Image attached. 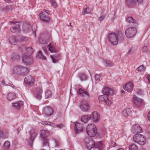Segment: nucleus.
<instances>
[{
    "label": "nucleus",
    "instance_id": "nucleus-23",
    "mask_svg": "<svg viewBox=\"0 0 150 150\" xmlns=\"http://www.w3.org/2000/svg\"><path fill=\"white\" fill-rule=\"evenodd\" d=\"M20 58V56L16 53H13L10 59V61L13 62L18 60Z\"/></svg>",
    "mask_w": 150,
    "mask_h": 150
},
{
    "label": "nucleus",
    "instance_id": "nucleus-43",
    "mask_svg": "<svg viewBox=\"0 0 150 150\" xmlns=\"http://www.w3.org/2000/svg\"><path fill=\"white\" fill-rule=\"evenodd\" d=\"M6 137V136L4 134L3 131H1L0 132V139H5Z\"/></svg>",
    "mask_w": 150,
    "mask_h": 150
},
{
    "label": "nucleus",
    "instance_id": "nucleus-33",
    "mask_svg": "<svg viewBox=\"0 0 150 150\" xmlns=\"http://www.w3.org/2000/svg\"><path fill=\"white\" fill-rule=\"evenodd\" d=\"M28 72V71L26 68L23 67L21 66L20 74H22L23 75H25L26 74H27Z\"/></svg>",
    "mask_w": 150,
    "mask_h": 150
},
{
    "label": "nucleus",
    "instance_id": "nucleus-30",
    "mask_svg": "<svg viewBox=\"0 0 150 150\" xmlns=\"http://www.w3.org/2000/svg\"><path fill=\"white\" fill-rule=\"evenodd\" d=\"M108 98V95L103 94V95H100L98 97V99L99 101L103 102L105 101L107 98Z\"/></svg>",
    "mask_w": 150,
    "mask_h": 150
},
{
    "label": "nucleus",
    "instance_id": "nucleus-41",
    "mask_svg": "<svg viewBox=\"0 0 150 150\" xmlns=\"http://www.w3.org/2000/svg\"><path fill=\"white\" fill-rule=\"evenodd\" d=\"M129 150H138V147L134 144H132Z\"/></svg>",
    "mask_w": 150,
    "mask_h": 150
},
{
    "label": "nucleus",
    "instance_id": "nucleus-60",
    "mask_svg": "<svg viewBox=\"0 0 150 150\" xmlns=\"http://www.w3.org/2000/svg\"><path fill=\"white\" fill-rule=\"evenodd\" d=\"M42 49L45 52H47V49L46 47H42Z\"/></svg>",
    "mask_w": 150,
    "mask_h": 150
},
{
    "label": "nucleus",
    "instance_id": "nucleus-63",
    "mask_svg": "<svg viewBox=\"0 0 150 150\" xmlns=\"http://www.w3.org/2000/svg\"><path fill=\"white\" fill-rule=\"evenodd\" d=\"M6 2L8 3H10V0H4Z\"/></svg>",
    "mask_w": 150,
    "mask_h": 150
},
{
    "label": "nucleus",
    "instance_id": "nucleus-29",
    "mask_svg": "<svg viewBox=\"0 0 150 150\" xmlns=\"http://www.w3.org/2000/svg\"><path fill=\"white\" fill-rule=\"evenodd\" d=\"M42 90L41 89H38L35 93V96L37 99H40L42 97Z\"/></svg>",
    "mask_w": 150,
    "mask_h": 150
},
{
    "label": "nucleus",
    "instance_id": "nucleus-42",
    "mask_svg": "<svg viewBox=\"0 0 150 150\" xmlns=\"http://www.w3.org/2000/svg\"><path fill=\"white\" fill-rule=\"evenodd\" d=\"M137 70L138 71H144L145 69L144 68L143 65L140 66L137 69Z\"/></svg>",
    "mask_w": 150,
    "mask_h": 150
},
{
    "label": "nucleus",
    "instance_id": "nucleus-19",
    "mask_svg": "<svg viewBox=\"0 0 150 150\" xmlns=\"http://www.w3.org/2000/svg\"><path fill=\"white\" fill-rule=\"evenodd\" d=\"M30 140L33 142L37 135V132L33 129L31 130L30 132Z\"/></svg>",
    "mask_w": 150,
    "mask_h": 150
},
{
    "label": "nucleus",
    "instance_id": "nucleus-7",
    "mask_svg": "<svg viewBox=\"0 0 150 150\" xmlns=\"http://www.w3.org/2000/svg\"><path fill=\"white\" fill-rule=\"evenodd\" d=\"M52 109L49 106H45L42 110V114L46 116H49L53 114Z\"/></svg>",
    "mask_w": 150,
    "mask_h": 150
},
{
    "label": "nucleus",
    "instance_id": "nucleus-55",
    "mask_svg": "<svg viewBox=\"0 0 150 150\" xmlns=\"http://www.w3.org/2000/svg\"><path fill=\"white\" fill-rule=\"evenodd\" d=\"M142 93H143L142 92V91L141 90H138L137 91V94L140 95H142Z\"/></svg>",
    "mask_w": 150,
    "mask_h": 150
},
{
    "label": "nucleus",
    "instance_id": "nucleus-34",
    "mask_svg": "<svg viewBox=\"0 0 150 150\" xmlns=\"http://www.w3.org/2000/svg\"><path fill=\"white\" fill-rule=\"evenodd\" d=\"M145 143V139L144 137L143 136L141 137V139L138 141L137 143L140 145H144Z\"/></svg>",
    "mask_w": 150,
    "mask_h": 150
},
{
    "label": "nucleus",
    "instance_id": "nucleus-39",
    "mask_svg": "<svg viewBox=\"0 0 150 150\" xmlns=\"http://www.w3.org/2000/svg\"><path fill=\"white\" fill-rule=\"evenodd\" d=\"M79 77L81 81L85 80L86 79V75L84 73H81L79 74Z\"/></svg>",
    "mask_w": 150,
    "mask_h": 150
},
{
    "label": "nucleus",
    "instance_id": "nucleus-3",
    "mask_svg": "<svg viewBox=\"0 0 150 150\" xmlns=\"http://www.w3.org/2000/svg\"><path fill=\"white\" fill-rule=\"evenodd\" d=\"M98 115L96 112H93L91 115H86L82 116L81 121L85 123L87 122L88 120H91L93 121L96 122L98 120Z\"/></svg>",
    "mask_w": 150,
    "mask_h": 150
},
{
    "label": "nucleus",
    "instance_id": "nucleus-40",
    "mask_svg": "<svg viewBox=\"0 0 150 150\" xmlns=\"http://www.w3.org/2000/svg\"><path fill=\"white\" fill-rule=\"evenodd\" d=\"M45 97L46 98H50L52 96V92L49 90H47L45 92Z\"/></svg>",
    "mask_w": 150,
    "mask_h": 150
},
{
    "label": "nucleus",
    "instance_id": "nucleus-51",
    "mask_svg": "<svg viewBox=\"0 0 150 150\" xmlns=\"http://www.w3.org/2000/svg\"><path fill=\"white\" fill-rule=\"evenodd\" d=\"M146 77L149 83H150V75L149 74H146Z\"/></svg>",
    "mask_w": 150,
    "mask_h": 150
},
{
    "label": "nucleus",
    "instance_id": "nucleus-5",
    "mask_svg": "<svg viewBox=\"0 0 150 150\" xmlns=\"http://www.w3.org/2000/svg\"><path fill=\"white\" fill-rule=\"evenodd\" d=\"M137 33V30L135 28L130 27L126 30L125 33L127 38H130L134 36Z\"/></svg>",
    "mask_w": 150,
    "mask_h": 150
},
{
    "label": "nucleus",
    "instance_id": "nucleus-35",
    "mask_svg": "<svg viewBox=\"0 0 150 150\" xmlns=\"http://www.w3.org/2000/svg\"><path fill=\"white\" fill-rule=\"evenodd\" d=\"M19 25H18L16 27H12L10 29L12 33H15L19 30Z\"/></svg>",
    "mask_w": 150,
    "mask_h": 150
},
{
    "label": "nucleus",
    "instance_id": "nucleus-47",
    "mask_svg": "<svg viewBox=\"0 0 150 150\" xmlns=\"http://www.w3.org/2000/svg\"><path fill=\"white\" fill-rule=\"evenodd\" d=\"M105 102L106 103V104L108 105H109L111 104V101L107 98V99L105 101Z\"/></svg>",
    "mask_w": 150,
    "mask_h": 150
},
{
    "label": "nucleus",
    "instance_id": "nucleus-44",
    "mask_svg": "<svg viewBox=\"0 0 150 150\" xmlns=\"http://www.w3.org/2000/svg\"><path fill=\"white\" fill-rule=\"evenodd\" d=\"M101 74H96L95 75V79L96 81H98L101 78Z\"/></svg>",
    "mask_w": 150,
    "mask_h": 150
},
{
    "label": "nucleus",
    "instance_id": "nucleus-22",
    "mask_svg": "<svg viewBox=\"0 0 150 150\" xmlns=\"http://www.w3.org/2000/svg\"><path fill=\"white\" fill-rule=\"evenodd\" d=\"M103 65L106 67H110L113 65V63L110 60L104 59L103 60Z\"/></svg>",
    "mask_w": 150,
    "mask_h": 150
},
{
    "label": "nucleus",
    "instance_id": "nucleus-12",
    "mask_svg": "<svg viewBox=\"0 0 150 150\" xmlns=\"http://www.w3.org/2000/svg\"><path fill=\"white\" fill-rule=\"evenodd\" d=\"M41 20L43 21L48 22L50 21V18L48 16H46L44 12H42L40 14Z\"/></svg>",
    "mask_w": 150,
    "mask_h": 150
},
{
    "label": "nucleus",
    "instance_id": "nucleus-57",
    "mask_svg": "<svg viewBox=\"0 0 150 150\" xmlns=\"http://www.w3.org/2000/svg\"><path fill=\"white\" fill-rule=\"evenodd\" d=\"M5 85L8 86H10L12 88H14V86L13 84H11V83H8V84H6Z\"/></svg>",
    "mask_w": 150,
    "mask_h": 150
},
{
    "label": "nucleus",
    "instance_id": "nucleus-56",
    "mask_svg": "<svg viewBox=\"0 0 150 150\" xmlns=\"http://www.w3.org/2000/svg\"><path fill=\"white\" fill-rule=\"evenodd\" d=\"M116 143L113 142L111 143L110 146L112 147H114L116 146Z\"/></svg>",
    "mask_w": 150,
    "mask_h": 150
},
{
    "label": "nucleus",
    "instance_id": "nucleus-20",
    "mask_svg": "<svg viewBox=\"0 0 150 150\" xmlns=\"http://www.w3.org/2000/svg\"><path fill=\"white\" fill-rule=\"evenodd\" d=\"M21 66H18L15 67L13 68L12 71L13 75L15 74H20L21 72Z\"/></svg>",
    "mask_w": 150,
    "mask_h": 150
},
{
    "label": "nucleus",
    "instance_id": "nucleus-62",
    "mask_svg": "<svg viewBox=\"0 0 150 150\" xmlns=\"http://www.w3.org/2000/svg\"><path fill=\"white\" fill-rule=\"evenodd\" d=\"M51 3L53 4V5H56V3L55 1H51Z\"/></svg>",
    "mask_w": 150,
    "mask_h": 150
},
{
    "label": "nucleus",
    "instance_id": "nucleus-21",
    "mask_svg": "<svg viewBox=\"0 0 150 150\" xmlns=\"http://www.w3.org/2000/svg\"><path fill=\"white\" fill-rule=\"evenodd\" d=\"M50 135V133L47 130H41L40 131V135L42 138H46Z\"/></svg>",
    "mask_w": 150,
    "mask_h": 150
},
{
    "label": "nucleus",
    "instance_id": "nucleus-38",
    "mask_svg": "<svg viewBox=\"0 0 150 150\" xmlns=\"http://www.w3.org/2000/svg\"><path fill=\"white\" fill-rule=\"evenodd\" d=\"M36 57L37 59L42 58L43 59H46V57L42 55L41 51H39L38 53L37 54L36 56Z\"/></svg>",
    "mask_w": 150,
    "mask_h": 150
},
{
    "label": "nucleus",
    "instance_id": "nucleus-9",
    "mask_svg": "<svg viewBox=\"0 0 150 150\" xmlns=\"http://www.w3.org/2000/svg\"><path fill=\"white\" fill-rule=\"evenodd\" d=\"M86 142V148L88 149L91 150L95 146V142L91 138L87 139Z\"/></svg>",
    "mask_w": 150,
    "mask_h": 150
},
{
    "label": "nucleus",
    "instance_id": "nucleus-2",
    "mask_svg": "<svg viewBox=\"0 0 150 150\" xmlns=\"http://www.w3.org/2000/svg\"><path fill=\"white\" fill-rule=\"evenodd\" d=\"M108 40L110 44L113 45H117L119 40L123 39L122 34L119 33H109L108 35Z\"/></svg>",
    "mask_w": 150,
    "mask_h": 150
},
{
    "label": "nucleus",
    "instance_id": "nucleus-37",
    "mask_svg": "<svg viewBox=\"0 0 150 150\" xmlns=\"http://www.w3.org/2000/svg\"><path fill=\"white\" fill-rule=\"evenodd\" d=\"M127 22L132 23H135L136 21L135 20L133 19L132 17H128L126 20Z\"/></svg>",
    "mask_w": 150,
    "mask_h": 150
},
{
    "label": "nucleus",
    "instance_id": "nucleus-36",
    "mask_svg": "<svg viewBox=\"0 0 150 150\" xmlns=\"http://www.w3.org/2000/svg\"><path fill=\"white\" fill-rule=\"evenodd\" d=\"M95 148H97L99 149H101L103 148V145L101 142H99L95 144Z\"/></svg>",
    "mask_w": 150,
    "mask_h": 150
},
{
    "label": "nucleus",
    "instance_id": "nucleus-18",
    "mask_svg": "<svg viewBox=\"0 0 150 150\" xmlns=\"http://www.w3.org/2000/svg\"><path fill=\"white\" fill-rule=\"evenodd\" d=\"M9 41L10 43L12 45H15L17 44L18 41V39L15 36H10L9 38Z\"/></svg>",
    "mask_w": 150,
    "mask_h": 150
},
{
    "label": "nucleus",
    "instance_id": "nucleus-15",
    "mask_svg": "<svg viewBox=\"0 0 150 150\" xmlns=\"http://www.w3.org/2000/svg\"><path fill=\"white\" fill-rule=\"evenodd\" d=\"M133 98L134 103L137 106H139L143 101L142 99L137 97L135 95H133Z\"/></svg>",
    "mask_w": 150,
    "mask_h": 150
},
{
    "label": "nucleus",
    "instance_id": "nucleus-64",
    "mask_svg": "<svg viewBox=\"0 0 150 150\" xmlns=\"http://www.w3.org/2000/svg\"><path fill=\"white\" fill-rule=\"evenodd\" d=\"M1 83L2 85H4L5 84V82H4V81H1Z\"/></svg>",
    "mask_w": 150,
    "mask_h": 150
},
{
    "label": "nucleus",
    "instance_id": "nucleus-10",
    "mask_svg": "<svg viewBox=\"0 0 150 150\" xmlns=\"http://www.w3.org/2000/svg\"><path fill=\"white\" fill-rule=\"evenodd\" d=\"M132 131L133 134L139 133L142 132V128L138 125H133L132 127Z\"/></svg>",
    "mask_w": 150,
    "mask_h": 150
},
{
    "label": "nucleus",
    "instance_id": "nucleus-45",
    "mask_svg": "<svg viewBox=\"0 0 150 150\" xmlns=\"http://www.w3.org/2000/svg\"><path fill=\"white\" fill-rule=\"evenodd\" d=\"M29 40L28 38L25 36H22L21 38V40L23 42L27 41Z\"/></svg>",
    "mask_w": 150,
    "mask_h": 150
},
{
    "label": "nucleus",
    "instance_id": "nucleus-1",
    "mask_svg": "<svg viewBox=\"0 0 150 150\" xmlns=\"http://www.w3.org/2000/svg\"><path fill=\"white\" fill-rule=\"evenodd\" d=\"M77 93L81 95L83 98V101L81 102L79 107L81 111L83 112L88 111L90 108V105L88 102L85 100H88L90 97L89 94L85 90L79 88Z\"/></svg>",
    "mask_w": 150,
    "mask_h": 150
},
{
    "label": "nucleus",
    "instance_id": "nucleus-28",
    "mask_svg": "<svg viewBox=\"0 0 150 150\" xmlns=\"http://www.w3.org/2000/svg\"><path fill=\"white\" fill-rule=\"evenodd\" d=\"M47 48L52 53H57V51L56 48L52 46L51 44L47 45Z\"/></svg>",
    "mask_w": 150,
    "mask_h": 150
},
{
    "label": "nucleus",
    "instance_id": "nucleus-58",
    "mask_svg": "<svg viewBox=\"0 0 150 150\" xmlns=\"http://www.w3.org/2000/svg\"><path fill=\"white\" fill-rule=\"evenodd\" d=\"M22 61H23V62L24 63H28V62H27L28 59H24V58L23 57H22Z\"/></svg>",
    "mask_w": 150,
    "mask_h": 150
},
{
    "label": "nucleus",
    "instance_id": "nucleus-46",
    "mask_svg": "<svg viewBox=\"0 0 150 150\" xmlns=\"http://www.w3.org/2000/svg\"><path fill=\"white\" fill-rule=\"evenodd\" d=\"M41 123L43 125H50L51 123L49 122L42 121L41 122Z\"/></svg>",
    "mask_w": 150,
    "mask_h": 150
},
{
    "label": "nucleus",
    "instance_id": "nucleus-32",
    "mask_svg": "<svg viewBox=\"0 0 150 150\" xmlns=\"http://www.w3.org/2000/svg\"><path fill=\"white\" fill-rule=\"evenodd\" d=\"M25 50H26V52L27 53H28V56H30L33 53L34 51V50L30 47H25Z\"/></svg>",
    "mask_w": 150,
    "mask_h": 150
},
{
    "label": "nucleus",
    "instance_id": "nucleus-61",
    "mask_svg": "<svg viewBox=\"0 0 150 150\" xmlns=\"http://www.w3.org/2000/svg\"><path fill=\"white\" fill-rule=\"evenodd\" d=\"M148 119L150 121V111L149 112L148 115Z\"/></svg>",
    "mask_w": 150,
    "mask_h": 150
},
{
    "label": "nucleus",
    "instance_id": "nucleus-52",
    "mask_svg": "<svg viewBox=\"0 0 150 150\" xmlns=\"http://www.w3.org/2000/svg\"><path fill=\"white\" fill-rule=\"evenodd\" d=\"M57 127L59 128L60 129H61V128L63 127L64 125L63 124H60L58 125H56Z\"/></svg>",
    "mask_w": 150,
    "mask_h": 150
},
{
    "label": "nucleus",
    "instance_id": "nucleus-48",
    "mask_svg": "<svg viewBox=\"0 0 150 150\" xmlns=\"http://www.w3.org/2000/svg\"><path fill=\"white\" fill-rule=\"evenodd\" d=\"M148 50V47L147 45H144L142 47V51L144 52H146Z\"/></svg>",
    "mask_w": 150,
    "mask_h": 150
},
{
    "label": "nucleus",
    "instance_id": "nucleus-49",
    "mask_svg": "<svg viewBox=\"0 0 150 150\" xmlns=\"http://www.w3.org/2000/svg\"><path fill=\"white\" fill-rule=\"evenodd\" d=\"M4 146L5 147H8L10 145V143L9 141H7L5 142L4 144Z\"/></svg>",
    "mask_w": 150,
    "mask_h": 150
},
{
    "label": "nucleus",
    "instance_id": "nucleus-53",
    "mask_svg": "<svg viewBox=\"0 0 150 150\" xmlns=\"http://www.w3.org/2000/svg\"><path fill=\"white\" fill-rule=\"evenodd\" d=\"M42 12H44L45 13V12L47 14H49L50 13V11L46 9H44Z\"/></svg>",
    "mask_w": 150,
    "mask_h": 150
},
{
    "label": "nucleus",
    "instance_id": "nucleus-11",
    "mask_svg": "<svg viewBox=\"0 0 150 150\" xmlns=\"http://www.w3.org/2000/svg\"><path fill=\"white\" fill-rule=\"evenodd\" d=\"M24 81L26 83L31 85L34 83V79L32 76L29 75L25 78Z\"/></svg>",
    "mask_w": 150,
    "mask_h": 150
},
{
    "label": "nucleus",
    "instance_id": "nucleus-54",
    "mask_svg": "<svg viewBox=\"0 0 150 150\" xmlns=\"http://www.w3.org/2000/svg\"><path fill=\"white\" fill-rule=\"evenodd\" d=\"M105 16H101L99 18V20L100 21H103V19L105 17Z\"/></svg>",
    "mask_w": 150,
    "mask_h": 150
},
{
    "label": "nucleus",
    "instance_id": "nucleus-8",
    "mask_svg": "<svg viewBox=\"0 0 150 150\" xmlns=\"http://www.w3.org/2000/svg\"><path fill=\"white\" fill-rule=\"evenodd\" d=\"M143 0H127L126 5L129 8L134 7L137 3H142Z\"/></svg>",
    "mask_w": 150,
    "mask_h": 150
},
{
    "label": "nucleus",
    "instance_id": "nucleus-4",
    "mask_svg": "<svg viewBox=\"0 0 150 150\" xmlns=\"http://www.w3.org/2000/svg\"><path fill=\"white\" fill-rule=\"evenodd\" d=\"M86 132L87 134L90 137H94L97 133L96 127L94 124H89L87 126Z\"/></svg>",
    "mask_w": 150,
    "mask_h": 150
},
{
    "label": "nucleus",
    "instance_id": "nucleus-14",
    "mask_svg": "<svg viewBox=\"0 0 150 150\" xmlns=\"http://www.w3.org/2000/svg\"><path fill=\"white\" fill-rule=\"evenodd\" d=\"M75 125L76 129V134H79L81 132L83 129V128L81 124L77 122H76L75 123Z\"/></svg>",
    "mask_w": 150,
    "mask_h": 150
},
{
    "label": "nucleus",
    "instance_id": "nucleus-27",
    "mask_svg": "<svg viewBox=\"0 0 150 150\" xmlns=\"http://www.w3.org/2000/svg\"><path fill=\"white\" fill-rule=\"evenodd\" d=\"M143 136V135L140 134H136L134 136L133 138V141L137 143L138 141L141 139V137Z\"/></svg>",
    "mask_w": 150,
    "mask_h": 150
},
{
    "label": "nucleus",
    "instance_id": "nucleus-16",
    "mask_svg": "<svg viewBox=\"0 0 150 150\" xmlns=\"http://www.w3.org/2000/svg\"><path fill=\"white\" fill-rule=\"evenodd\" d=\"M133 88V84L130 82H128L125 85L124 89L128 92H131Z\"/></svg>",
    "mask_w": 150,
    "mask_h": 150
},
{
    "label": "nucleus",
    "instance_id": "nucleus-17",
    "mask_svg": "<svg viewBox=\"0 0 150 150\" xmlns=\"http://www.w3.org/2000/svg\"><path fill=\"white\" fill-rule=\"evenodd\" d=\"M113 91L110 88L108 87H105L103 88V94L108 95V96L112 94Z\"/></svg>",
    "mask_w": 150,
    "mask_h": 150
},
{
    "label": "nucleus",
    "instance_id": "nucleus-13",
    "mask_svg": "<svg viewBox=\"0 0 150 150\" xmlns=\"http://www.w3.org/2000/svg\"><path fill=\"white\" fill-rule=\"evenodd\" d=\"M23 105V102L21 101H19L18 102L13 103L12 106L13 108L16 109H19Z\"/></svg>",
    "mask_w": 150,
    "mask_h": 150
},
{
    "label": "nucleus",
    "instance_id": "nucleus-59",
    "mask_svg": "<svg viewBox=\"0 0 150 150\" xmlns=\"http://www.w3.org/2000/svg\"><path fill=\"white\" fill-rule=\"evenodd\" d=\"M19 22H20L16 21V22H13V21H10V23L11 24H15Z\"/></svg>",
    "mask_w": 150,
    "mask_h": 150
},
{
    "label": "nucleus",
    "instance_id": "nucleus-50",
    "mask_svg": "<svg viewBox=\"0 0 150 150\" xmlns=\"http://www.w3.org/2000/svg\"><path fill=\"white\" fill-rule=\"evenodd\" d=\"M87 9H86V8H83V9L82 12V15H85V14H86L87 13H88L87 12Z\"/></svg>",
    "mask_w": 150,
    "mask_h": 150
},
{
    "label": "nucleus",
    "instance_id": "nucleus-26",
    "mask_svg": "<svg viewBox=\"0 0 150 150\" xmlns=\"http://www.w3.org/2000/svg\"><path fill=\"white\" fill-rule=\"evenodd\" d=\"M131 112V110L129 108H126L122 112V114L124 116L126 117L129 116Z\"/></svg>",
    "mask_w": 150,
    "mask_h": 150
},
{
    "label": "nucleus",
    "instance_id": "nucleus-31",
    "mask_svg": "<svg viewBox=\"0 0 150 150\" xmlns=\"http://www.w3.org/2000/svg\"><path fill=\"white\" fill-rule=\"evenodd\" d=\"M13 9V7L12 6L9 5L3 8L2 10L6 12H8L11 11Z\"/></svg>",
    "mask_w": 150,
    "mask_h": 150
},
{
    "label": "nucleus",
    "instance_id": "nucleus-6",
    "mask_svg": "<svg viewBox=\"0 0 150 150\" xmlns=\"http://www.w3.org/2000/svg\"><path fill=\"white\" fill-rule=\"evenodd\" d=\"M50 144H54V146L55 147H58L60 145V143L59 141L56 140H52L49 142V140L47 139H46L43 140V144L44 146H48L49 147L50 145L49 143Z\"/></svg>",
    "mask_w": 150,
    "mask_h": 150
},
{
    "label": "nucleus",
    "instance_id": "nucleus-24",
    "mask_svg": "<svg viewBox=\"0 0 150 150\" xmlns=\"http://www.w3.org/2000/svg\"><path fill=\"white\" fill-rule=\"evenodd\" d=\"M52 61L54 63H56L59 60V54H54L50 55Z\"/></svg>",
    "mask_w": 150,
    "mask_h": 150
},
{
    "label": "nucleus",
    "instance_id": "nucleus-25",
    "mask_svg": "<svg viewBox=\"0 0 150 150\" xmlns=\"http://www.w3.org/2000/svg\"><path fill=\"white\" fill-rule=\"evenodd\" d=\"M16 98V94L13 92H11L8 93L7 96V99L9 101H11Z\"/></svg>",
    "mask_w": 150,
    "mask_h": 150
}]
</instances>
